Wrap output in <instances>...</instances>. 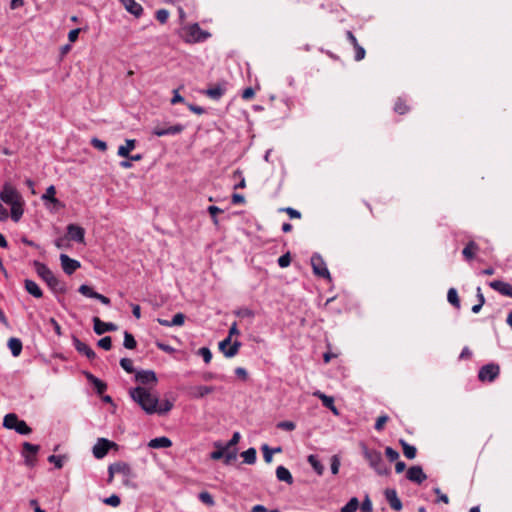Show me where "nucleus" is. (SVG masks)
<instances>
[{
	"instance_id": "f257e3e1",
	"label": "nucleus",
	"mask_w": 512,
	"mask_h": 512,
	"mask_svg": "<svg viewBox=\"0 0 512 512\" xmlns=\"http://www.w3.org/2000/svg\"><path fill=\"white\" fill-rule=\"evenodd\" d=\"M129 395L147 414L152 415L156 413L158 397L146 388L142 386L131 388Z\"/></svg>"
},
{
	"instance_id": "f03ea898",
	"label": "nucleus",
	"mask_w": 512,
	"mask_h": 512,
	"mask_svg": "<svg viewBox=\"0 0 512 512\" xmlns=\"http://www.w3.org/2000/svg\"><path fill=\"white\" fill-rule=\"evenodd\" d=\"M33 266L37 275L48 285L52 292L64 293L66 291L65 284L55 276L47 265L34 261Z\"/></svg>"
},
{
	"instance_id": "7ed1b4c3",
	"label": "nucleus",
	"mask_w": 512,
	"mask_h": 512,
	"mask_svg": "<svg viewBox=\"0 0 512 512\" xmlns=\"http://www.w3.org/2000/svg\"><path fill=\"white\" fill-rule=\"evenodd\" d=\"M210 36V33L202 30L197 23L190 24L182 28L181 37L187 43L203 42Z\"/></svg>"
},
{
	"instance_id": "20e7f679",
	"label": "nucleus",
	"mask_w": 512,
	"mask_h": 512,
	"mask_svg": "<svg viewBox=\"0 0 512 512\" xmlns=\"http://www.w3.org/2000/svg\"><path fill=\"white\" fill-rule=\"evenodd\" d=\"M3 426L9 430H15L20 435H28L32 429L24 420H20L15 413H9L4 416Z\"/></svg>"
},
{
	"instance_id": "39448f33",
	"label": "nucleus",
	"mask_w": 512,
	"mask_h": 512,
	"mask_svg": "<svg viewBox=\"0 0 512 512\" xmlns=\"http://www.w3.org/2000/svg\"><path fill=\"white\" fill-rule=\"evenodd\" d=\"M364 457L369 462V465L379 474L384 475L387 473V469L384 465V461L382 458L381 452L377 450H371L368 448H364L363 451Z\"/></svg>"
},
{
	"instance_id": "423d86ee",
	"label": "nucleus",
	"mask_w": 512,
	"mask_h": 512,
	"mask_svg": "<svg viewBox=\"0 0 512 512\" xmlns=\"http://www.w3.org/2000/svg\"><path fill=\"white\" fill-rule=\"evenodd\" d=\"M0 199L7 205H12L21 201L23 198L15 187L9 183H5L0 191Z\"/></svg>"
},
{
	"instance_id": "0eeeda50",
	"label": "nucleus",
	"mask_w": 512,
	"mask_h": 512,
	"mask_svg": "<svg viewBox=\"0 0 512 512\" xmlns=\"http://www.w3.org/2000/svg\"><path fill=\"white\" fill-rule=\"evenodd\" d=\"M500 373V367L497 364L489 363L482 366L478 373V378L482 382L494 381Z\"/></svg>"
},
{
	"instance_id": "6e6552de",
	"label": "nucleus",
	"mask_w": 512,
	"mask_h": 512,
	"mask_svg": "<svg viewBox=\"0 0 512 512\" xmlns=\"http://www.w3.org/2000/svg\"><path fill=\"white\" fill-rule=\"evenodd\" d=\"M241 345L240 341L235 340L232 342V339L227 336L219 343V349L225 357L232 358L238 353Z\"/></svg>"
},
{
	"instance_id": "1a4fd4ad",
	"label": "nucleus",
	"mask_w": 512,
	"mask_h": 512,
	"mask_svg": "<svg viewBox=\"0 0 512 512\" xmlns=\"http://www.w3.org/2000/svg\"><path fill=\"white\" fill-rule=\"evenodd\" d=\"M22 447V456L24 458L25 464L29 467H33L36 463V455L40 450V446L31 444L29 442H24Z\"/></svg>"
},
{
	"instance_id": "9d476101",
	"label": "nucleus",
	"mask_w": 512,
	"mask_h": 512,
	"mask_svg": "<svg viewBox=\"0 0 512 512\" xmlns=\"http://www.w3.org/2000/svg\"><path fill=\"white\" fill-rule=\"evenodd\" d=\"M311 265L315 275L323 278H330V273L326 267V263L318 253H314L312 255Z\"/></svg>"
},
{
	"instance_id": "9b49d317",
	"label": "nucleus",
	"mask_w": 512,
	"mask_h": 512,
	"mask_svg": "<svg viewBox=\"0 0 512 512\" xmlns=\"http://www.w3.org/2000/svg\"><path fill=\"white\" fill-rule=\"evenodd\" d=\"M116 446V444L112 441H109L106 438H99L96 444L93 446V455L96 459H102L105 457L110 448Z\"/></svg>"
},
{
	"instance_id": "f8f14e48",
	"label": "nucleus",
	"mask_w": 512,
	"mask_h": 512,
	"mask_svg": "<svg viewBox=\"0 0 512 512\" xmlns=\"http://www.w3.org/2000/svg\"><path fill=\"white\" fill-rule=\"evenodd\" d=\"M112 472H116V475L123 477V483L128 485L130 480L134 477L132 468L125 462H116L112 464Z\"/></svg>"
},
{
	"instance_id": "ddd939ff",
	"label": "nucleus",
	"mask_w": 512,
	"mask_h": 512,
	"mask_svg": "<svg viewBox=\"0 0 512 512\" xmlns=\"http://www.w3.org/2000/svg\"><path fill=\"white\" fill-rule=\"evenodd\" d=\"M183 130L184 126L182 124H175L169 126L157 125L153 128L152 133L158 137H162L167 135H177L180 134Z\"/></svg>"
},
{
	"instance_id": "4468645a",
	"label": "nucleus",
	"mask_w": 512,
	"mask_h": 512,
	"mask_svg": "<svg viewBox=\"0 0 512 512\" xmlns=\"http://www.w3.org/2000/svg\"><path fill=\"white\" fill-rule=\"evenodd\" d=\"M406 477L411 482L421 484L423 481L427 479V475L424 473L423 469L419 465L412 466L408 469Z\"/></svg>"
},
{
	"instance_id": "2eb2a0df",
	"label": "nucleus",
	"mask_w": 512,
	"mask_h": 512,
	"mask_svg": "<svg viewBox=\"0 0 512 512\" xmlns=\"http://www.w3.org/2000/svg\"><path fill=\"white\" fill-rule=\"evenodd\" d=\"M60 261L63 271L68 275L73 274L80 267L79 261L70 258L66 254L60 255Z\"/></svg>"
},
{
	"instance_id": "dca6fc26",
	"label": "nucleus",
	"mask_w": 512,
	"mask_h": 512,
	"mask_svg": "<svg viewBox=\"0 0 512 512\" xmlns=\"http://www.w3.org/2000/svg\"><path fill=\"white\" fill-rule=\"evenodd\" d=\"M67 234L70 240L78 243H83L85 239V230L76 224H69L67 226Z\"/></svg>"
},
{
	"instance_id": "f3484780",
	"label": "nucleus",
	"mask_w": 512,
	"mask_h": 512,
	"mask_svg": "<svg viewBox=\"0 0 512 512\" xmlns=\"http://www.w3.org/2000/svg\"><path fill=\"white\" fill-rule=\"evenodd\" d=\"M93 324H94V332L97 335H102L105 332L108 331H115L117 330V326L112 322H103L98 317L93 318Z\"/></svg>"
},
{
	"instance_id": "a211bd4d",
	"label": "nucleus",
	"mask_w": 512,
	"mask_h": 512,
	"mask_svg": "<svg viewBox=\"0 0 512 512\" xmlns=\"http://www.w3.org/2000/svg\"><path fill=\"white\" fill-rule=\"evenodd\" d=\"M135 380L140 384H149V383H157V376L152 370H141L136 372Z\"/></svg>"
},
{
	"instance_id": "6ab92c4d",
	"label": "nucleus",
	"mask_w": 512,
	"mask_h": 512,
	"mask_svg": "<svg viewBox=\"0 0 512 512\" xmlns=\"http://www.w3.org/2000/svg\"><path fill=\"white\" fill-rule=\"evenodd\" d=\"M489 286L493 290L499 292L500 294L512 298V285L511 284L501 281V280H493V281L489 282Z\"/></svg>"
},
{
	"instance_id": "aec40b11",
	"label": "nucleus",
	"mask_w": 512,
	"mask_h": 512,
	"mask_svg": "<svg viewBox=\"0 0 512 512\" xmlns=\"http://www.w3.org/2000/svg\"><path fill=\"white\" fill-rule=\"evenodd\" d=\"M384 495L392 509L396 511H400L402 509V502L395 489H386Z\"/></svg>"
},
{
	"instance_id": "412c9836",
	"label": "nucleus",
	"mask_w": 512,
	"mask_h": 512,
	"mask_svg": "<svg viewBox=\"0 0 512 512\" xmlns=\"http://www.w3.org/2000/svg\"><path fill=\"white\" fill-rule=\"evenodd\" d=\"M124 8L135 17H140L143 13L142 6L135 0H119Z\"/></svg>"
},
{
	"instance_id": "4be33fe9",
	"label": "nucleus",
	"mask_w": 512,
	"mask_h": 512,
	"mask_svg": "<svg viewBox=\"0 0 512 512\" xmlns=\"http://www.w3.org/2000/svg\"><path fill=\"white\" fill-rule=\"evenodd\" d=\"M214 391V387L198 385L194 386L190 389V396L195 399L204 398L206 395L212 393Z\"/></svg>"
},
{
	"instance_id": "5701e85b",
	"label": "nucleus",
	"mask_w": 512,
	"mask_h": 512,
	"mask_svg": "<svg viewBox=\"0 0 512 512\" xmlns=\"http://www.w3.org/2000/svg\"><path fill=\"white\" fill-rule=\"evenodd\" d=\"M313 395L322 401L324 407L330 409L334 414H338L337 408L334 405L333 397L328 396L319 390L315 391Z\"/></svg>"
},
{
	"instance_id": "b1692460",
	"label": "nucleus",
	"mask_w": 512,
	"mask_h": 512,
	"mask_svg": "<svg viewBox=\"0 0 512 512\" xmlns=\"http://www.w3.org/2000/svg\"><path fill=\"white\" fill-rule=\"evenodd\" d=\"M73 343L79 353L84 354L90 360L95 358V352L87 344L77 338H74Z\"/></svg>"
},
{
	"instance_id": "393cba45",
	"label": "nucleus",
	"mask_w": 512,
	"mask_h": 512,
	"mask_svg": "<svg viewBox=\"0 0 512 512\" xmlns=\"http://www.w3.org/2000/svg\"><path fill=\"white\" fill-rule=\"evenodd\" d=\"M225 84H216L208 88L204 93L213 100H219L225 93Z\"/></svg>"
},
{
	"instance_id": "a878e982",
	"label": "nucleus",
	"mask_w": 512,
	"mask_h": 512,
	"mask_svg": "<svg viewBox=\"0 0 512 512\" xmlns=\"http://www.w3.org/2000/svg\"><path fill=\"white\" fill-rule=\"evenodd\" d=\"M24 287H25V290L30 294L32 295L33 297L35 298H41L43 296V292L41 290V288L39 287V285L33 281V280H30V279H26L24 281Z\"/></svg>"
},
{
	"instance_id": "bb28decb",
	"label": "nucleus",
	"mask_w": 512,
	"mask_h": 512,
	"mask_svg": "<svg viewBox=\"0 0 512 512\" xmlns=\"http://www.w3.org/2000/svg\"><path fill=\"white\" fill-rule=\"evenodd\" d=\"M171 446H172V441L166 436H161V437L151 439L148 443V447L153 448V449L169 448Z\"/></svg>"
},
{
	"instance_id": "cd10ccee",
	"label": "nucleus",
	"mask_w": 512,
	"mask_h": 512,
	"mask_svg": "<svg viewBox=\"0 0 512 512\" xmlns=\"http://www.w3.org/2000/svg\"><path fill=\"white\" fill-rule=\"evenodd\" d=\"M276 477L279 481L285 482L289 485L294 482L291 472L284 466H278L276 468Z\"/></svg>"
},
{
	"instance_id": "c85d7f7f",
	"label": "nucleus",
	"mask_w": 512,
	"mask_h": 512,
	"mask_svg": "<svg viewBox=\"0 0 512 512\" xmlns=\"http://www.w3.org/2000/svg\"><path fill=\"white\" fill-rule=\"evenodd\" d=\"M136 147V141L134 139H127L125 141V145H121L118 147L117 154L120 157H129V154Z\"/></svg>"
},
{
	"instance_id": "c756f323",
	"label": "nucleus",
	"mask_w": 512,
	"mask_h": 512,
	"mask_svg": "<svg viewBox=\"0 0 512 512\" xmlns=\"http://www.w3.org/2000/svg\"><path fill=\"white\" fill-rule=\"evenodd\" d=\"M7 345H8V348L10 349L13 357H18L21 354L23 345H22V341L19 338L11 337L8 340Z\"/></svg>"
},
{
	"instance_id": "7c9ffc66",
	"label": "nucleus",
	"mask_w": 512,
	"mask_h": 512,
	"mask_svg": "<svg viewBox=\"0 0 512 512\" xmlns=\"http://www.w3.org/2000/svg\"><path fill=\"white\" fill-rule=\"evenodd\" d=\"M24 201L23 199L16 204L9 205L11 207V218L14 222H18L23 215Z\"/></svg>"
},
{
	"instance_id": "2f4dec72",
	"label": "nucleus",
	"mask_w": 512,
	"mask_h": 512,
	"mask_svg": "<svg viewBox=\"0 0 512 512\" xmlns=\"http://www.w3.org/2000/svg\"><path fill=\"white\" fill-rule=\"evenodd\" d=\"M478 250V245L474 241H470L463 249L462 254L467 260H471L476 251Z\"/></svg>"
},
{
	"instance_id": "473e14b6",
	"label": "nucleus",
	"mask_w": 512,
	"mask_h": 512,
	"mask_svg": "<svg viewBox=\"0 0 512 512\" xmlns=\"http://www.w3.org/2000/svg\"><path fill=\"white\" fill-rule=\"evenodd\" d=\"M256 455V449L252 447L241 453L243 461L249 465H252L256 462Z\"/></svg>"
},
{
	"instance_id": "72a5a7b5",
	"label": "nucleus",
	"mask_w": 512,
	"mask_h": 512,
	"mask_svg": "<svg viewBox=\"0 0 512 512\" xmlns=\"http://www.w3.org/2000/svg\"><path fill=\"white\" fill-rule=\"evenodd\" d=\"M308 462H309V464L312 466V468L314 469V471L318 475H322L323 474L324 466L319 461V459H318V457L316 455H309L308 456Z\"/></svg>"
},
{
	"instance_id": "f704fd0d",
	"label": "nucleus",
	"mask_w": 512,
	"mask_h": 512,
	"mask_svg": "<svg viewBox=\"0 0 512 512\" xmlns=\"http://www.w3.org/2000/svg\"><path fill=\"white\" fill-rule=\"evenodd\" d=\"M400 444L402 446L405 457L408 459H414L416 457L417 450L414 446L408 444L404 440H400Z\"/></svg>"
},
{
	"instance_id": "c9c22d12",
	"label": "nucleus",
	"mask_w": 512,
	"mask_h": 512,
	"mask_svg": "<svg viewBox=\"0 0 512 512\" xmlns=\"http://www.w3.org/2000/svg\"><path fill=\"white\" fill-rule=\"evenodd\" d=\"M56 189L53 185L49 186L46 189V192L42 195V200L49 201L53 204H59V201L57 198H55Z\"/></svg>"
},
{
	"instance_id": "e433bc0d",
	"label": "nucleus",
	"mask_w": 512,
	"mask_h": 512,
	"mask_svg": "<svg viewBox=\"0 0 512 512\" xmlns=\"http://www.w3.org/2000/svg\"><path fill=\"white\" fill-rule=\"evenodd\" d=\"M173 408V402L170 400H163L161 403L158 402L156 413L159 415H165Z\"/></svg>"
},
{
	"instance_id": "4c0bfd02",
	"label": "nucleus",
	"mask_w": 512,
	"mask_h": 512,
	"mask_svg": "<svg viewBox=\"0 0 512 512\" xmlns=\"http://www.w3.org/2000/svg\"><path fill=\"white\" fill-rule=\"evenodd\" d=\"M448 302L456 308L460 307V301L458 297L457 290L455 288H450L447 293Z\"/></svg>"
},
{
	"instance_id": "58836bf2",
	"label": "nucleus",
	"mask_w": 512,
	"mask_h": 512,
	"mask_svg": "<svg viewBox=\"0 0 512 512\" xmlns=\"http://www.w3.org/2000/svg\"><path fill=\"white\" fill-rule=\"evenodd\" d=\"M359 507V501L356 497H352L342 508L341 512H355Z\"/></svg>"
},
{
	"instance_id": "ea45409f",
	"label": "nucleus",
	"mask_w": 512,
	"mask_h": 512,
	"mask_svg": "<svg viewBox=\"0 0 512 512\" xmlns=\"http://www.w3.org/2000/svg\"><path fill=\"white\" fill-rule=\"evenodd\" d=\"M280 451H281V448H276V449L272 450L269 448V446L267 444H264L262 446L263 458L266 463H270L272 461L273 453H277Z\"/></svg>"
},
{
	"instance_id": "a19ab883",
	"label": "nucleus",
	"mask_w": 512,
	"mask_h": 512,
	"mask_svg": "<svg viewBox=\"0 0 512 512\" xmlns=\"http://www.w3.org/2000/svg\"><path fill=\"white\" fill-rule=\"evenodd\" d=\"M137 345V342L134 338V336L125 331L124 332V341H123V346L126 348V349H134Z\"/></svg>"
},
{
	"instance_id": "79ce46f5",
	"label": "nucleus",
	"mask_w": 512,
	"mask_h": 512,
	"mask_svg": "<svg viewBox=\"0 0 512 512\" xmlns=\"http://www.w3.org/2000/svg\"><path fill=\"white\" fill-rule=\"evenodd\" d=\"M237 458V449H227L225 451V454L223 456L224 464L229 465L232 461H234Z\"/></svg>"
},
{
	"instance_id": "37998d69",
	"label": "nucleus",
	"mask_w": 512,
	"mask_h": 512,
	"mask_svg": "<svg viewBox=\"0 0 512 512\" xmlns=\"http://www.w3.org/2000/svg\"><path fill=\"white\" fill-rule=\"evenodd\" d=\"M198 498L202 503L208 506H214L215 504V501L209 492L203 491L199 493Z\"/></svg>"
},
{
	"instance_id": "c03bdc74",
	"label": "nucleus",
	"mask_w": 512,
	"mask_h": 512,
	"mask_svg": "<svg viewBox=\"0 0 512 512\" xmlns=\"http://www.w3.org/2000/svg\"><path fill=\"white\" fill-rule=\"evenodd\" d=\"M78 291L85 297L88 298H95V295H97V292L92 289V287L83 284L79 287Z\"/></svg>"
},
{
	"instance_id": "a18cd8bd",
	"label": "nucleus",
	"mask_w": 512,
	"mask_h": 512,
	"mask_svg": "<svg viewBox=\"0 0 512 512\" xmlns=\"http://www.w3.org/2000/svg\"><path fill=\"white\" fill-rule=\"evenodd\" d=\"M234 313L236 316L241 317V318H253L255 316L254 311L247 307L239 308Z\"/></svg>"
},
{
	"instance_id": "49530a36",
	"label": "nucleus",
	"mask_w": 512,
	"mask_h": 512,
	"mask_svg": "<svg viewBox=\"0 0 512 512\" xmlns=\"http://www.w3.org/2000/svg\"><path fill=\"white\" fill-rule=\"evenodd\" d=\"M409 110L408 106L404 103V101L401 98H398V100L395 103L394 111L400 115L405 114Z\"/></svg>"
},
{
	"instance_id": "de8ad7c7",
	"label": "nucleus",
	"mask_w": 512,
	"mask_h": 512,
	"mask_svg": "<svg viewBox=\"0 0 512 512\" xmlns=\"http://www.w3.org/2000/svg\"><path fill=\"white\" fill-rule=\"evenodd\" d=\"M198 355H200L203 358V360L206 364L211 362L212 353L208 347H201L198 350Z\"/></svg>"
},
{
	"instance_id": "09e8293b",
	"label": "nucleus",
	"mask_w": 512,
	"mask_h": 512,
	"mask_svg": "<svg viewBox=\"0 0 512 512\" xmlns=\"http://www.w3.org/2000/svg\"><path fill=\"white\" fill-rule=\"evenodd\" d=\"M63 459L64 456L61 455H50L48 457V461L53 463L57 469H61L63 467Z\"/></svg>"
},
{
	"instance_id": "8fccbe9b",
	"label": "nucleus",
	"mask_w": 512,
	"mask_h": 512,
	"mask_svg": "<svg viewBox=\"0 0 512 512\" xmlns=\"http://www.w3.org/2000/svg\"><path fill=\"white\" fill-rule=\"evenodd\" d=\"M120 366L127 372V373H132L134 372V368H133V362L131 359L129 358H122L120 360Z\"/></svg>"
},
{
	"instance_id": "3c124183",
	"label": "nucleus",
	"mask_w": 512,
	"mask_h": 512,
	"mask_svg": "<svg viewBox=\"0 0 512 512\" xmlns=\"http://www.w3.org/2000/svg\"><path fill=\"white\" fill-rule=\"evenodd\" d=\"M340 465H341V463H340L339 457L337 455H333L331 457V465H330L332 474H334V475L338 474Z\"/></svg>"
},
{
	"instance_id": "603ef678",
	"label": "nucleus",
	"mask_w": 512,
	"mask_h": 512,
	"mask_svg": "<svg viewBox=\"0 0 512 512\" xmlns=\"http://www.w3.org/2000/svg\"><path fill=\"white\" fill-rule=\"evenodd\" d=\"M155 16H156V19L160 23L164 24V23L167 22V20L169 18V12L166 9H159V10L156 11V15Z\"/></svg>"
},
{
	"instance_id": "864d4df0",
	"label": "nucleus",
	"mask_w": 512,
	"mask_h": 512,
	"mask_svg": "<svg viewBox=\"0 0 512 512\" xmlns=\"http://www.w3.org/2000/svg\"><path fill=\"white\" fill-rule=\"evenodd\" d=\"M291 263V256H290V253L287 252L285 254H283L282 256H280L278 258V265L281 267V268H286L290 265Z\"/></svg>"
},
{
	"instance_id": "5fc2aeb1",
	"label": "nucleus",
	"mask_w": 512,
	"mask_h": 512,
	"mask_svg": "<svg viewBox=\"0 0 512 512\" xmlns=\"http://www.w3.org/2000/svg\"><path fill=\"white\" fill-rule=\"evenodd\" d=\"M103 502L112 507H118L121 503L119 496L113 494L103 500Z\"/></svg>"
},
{
	"instance_id": "6e6d98bb",
	"label": "nucleus",
	"mask_w": 512,
	"mask_h": 512,
	"mask_svg": "<svg viewBox=\"0 0 512 512\" xmlns=\"http://www.w3.org/2000/svg\"><path fill=\"white\" fill-rule=\"evenodd\" d=\"M98 346L104 350H110L112 347L111 337L105 336L98 341Z\"/></svg>"
},
{
	"instance_id": "4d7b16f0",
	"label": "nucleus",
	"mask_w": 512,
	"mask_h": 512,
	"mask_svg": "<svg viewBox=\"0 0 512 512\" xmlns=\"http://www.w3.org/2000/svg\"><path fill=\"white\" fill-rule=\"evenodd\" d=\"M91 145H92L94 148H96V149H98V150H100V151H103V152L107 150V144H106V142H104L103 140H100V139H98V138H93V139L91 140Z\"/></svg>"
},
{
	"instance_id": "13d9d810",
	"label": "nucleus",
	"mask_w": 512,
	"mask_h": 512,
	"mask_svg": "<svg viewBox=\"0 0 512 512\" xmlns=\"http://www.w3.org/2000/svg\"><path fill=\"white\" fill-rule=\"evenodd\" d=\"M241 435L239 432H234L231 439L226 443V448L232 449V447L236 446L240 441Z\"/></svg>"
},
{
	"instance_id": "bf43d9fd",
	"label": "nucleus",
	"mask_w": 512,
	"mask_h": 512,
	"mask_svg": "<svg viewBox=\"0 0 512 512\" xmlns=\"http://www.w3.org/2000/svg\"><path fill=\"white\" fill-rule=\"evenodd\" d=\"M385 455L391 462H394L399 458V453L391 447H386Z\"/></svg>"
},
{
	"instance_id": "052dcab7",
	"label": "nucleus",
	"mask_w": 512,
	"mask_h": 512,
	"mask_svg": "<svg viewBox=\"0 0 512 512\" xmlns=\"http://www.w3.org/2000/svg\"><path fill=\"white\" fill-rule=\"evenodd\" d=\"M89 379L92 380V383L94 384L95 388L97 389V391L99 393H102L105 389H106V384L103 383L101 380H99L98 378L94 377V376H89Z\"/></svg>"
},
{
	"instance_id": "680f3d73",
	"label": "nucleus",
	"mask_w": 512,
	"mask_h": 512,
	"mask_svg": "<svg viewBox=\"0 0 512 512\" xmlns=\"http://www.w3.org/2000/svg\"><path fill=\"white\" fill-rule=\"evenodd\" d=\"M185 322V316L182 313H177L173 316L171 320L172 326H182Z\"/></svg>"
},
{
	"instance_id": "e2e57ef3",
	"label": "nucleus",
	"mask_w": 512,
	"mask_h": 512,
	"mask_svg": "<svg viewBox=\"0 0 512 512\" xmlns=\"http://www.w3.org/2000/svg\"><path fill=\"white\" fill-rule=\"evenodd\" d=\"M296 425L292 421H282L277 424V428L283 429L286 431H293L295 429Z\"/></svg>"
},
{
	"instance_id": "0e129e2a",
	"label": "nucleus",
	"mask_w": 512,
	"mask_h": 512,
	"mask_svg": "<svg viewBox=\"0 0 512 512\" xmlns=\"http://www.w3.org/2000/svg\"><path fill=\"white\" fill-rule=\"evenodd\" d=\"M208 212L211 215L214 224L217 225L218 224V219H217L216 215L218 213L222 212V210L219 207H217V206H209L208 207Z\"/></svg>"
},
{
	"instance_id": "69168bd1",
	"label": "nucleus",
	"mask_w": 512,
	"mask_h": 512,
	"mask_svg": "<svg viewBox=\"0 0 512 512\" xmlns=\"http://www.w3.org/2000/svg\"><path fill=\"white\" fill-rule=\"evenodd\" d=\"M387 421H388V416H386V415H382V416L378 417L376 420V423H375V429L378 431L382 430Z\"/></svg>"
},
{
	"instance_id": "338daca9",
	"label": "nucleus",
	"mask_w": 512,
	"mask_h": 512,
	"mask_svg": "<svg viewBox=\"0 0 512 512\" xmlns=\"http://www.w3.org/2000/svg\"><path fill=\"white\" fill-rule=\"evenodd\" d=\"M355 49V60L356 61H360L362 59H364L365 57V49L360 46V45H357L356 47H354Z\"/></svg>"
},
{
	"instance_id": "774afa93",
	"label": "nucleus",
	"mask_w": 512,
	"mask_h": 512,
	"mask_svg": "<svg viewBox=\"0 0 512 512\" xmlns=\"http://www.w3.org/2000/svg\"><path fill=\"white\" fill-rule=\"evenodd\" d=\"M361 510L363 512H371L372 511V502L370 501L369 497L366 496L364 501L361 504Z\"/></svg>"
}]
</instances>
